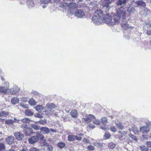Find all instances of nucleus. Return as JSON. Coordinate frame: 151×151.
<instances>
[{"label":"nucleus","instance_id":"obj_1","mask_svg":"<svg viewBox=\"0 0 151 151\" xmlns=\"http://www.w3.org/2000/svg\"><path fill=\"white\" fill-rule=\"evenodd\" d=\"M126 16V10L124 7H121L117 10L116 14L113 16L112 21L107 23L110 24L111 26L118 24L121 20H125Z\"/></svg>","mask_w":151,"mask_h":151},{"label":"nucleus","instance_id":"obj_2","mask_svg":"<svg viewBox=\"0 0 151 151\" xmlns=\"http://www.w3.org/2000/svg\"><path fill=\"white\" fill-rule=\"evenodd\" d=\"M103 13L102 11L100 9H97L95 12L94 15L93 17L92 20L96 24L99 25L103 22Z\"/></svg>","mask_w":151,"mask_h":151},{"label":"nucleus","instance_id":"obj_3","mask_svg":"<svg viewBox=\"0 0 151 151\" xmlns=\"http://www.w3.org/2000/svg\"><path fill=\"white\" fill-rule=\"evenodd\" d=\"M63 8L65 9L68 8L70 12H72L74 9H77L78 5L75 3L71 2L70 3H64L63 4Z\"/></svg>","mask_w":151,"mask_h":151},{"label":"nucleus","instance_id":"obj_4","mask_svg":"<svg viewBox=\"0 0 151 151\" xmlns=\"http://www.w3.org/2000/svg\"><path fill=\"white\" fill-rule=\"evenodd\" d=\"M111 1L110 0H104L103 2V9L104 11L107 12L112 6L111 5Z\"/></svg>","mask_w":151,"mask_h":151},{"label":"nucleus","instance_id":"obj_5","mask_svg":"<svg viewBox=\"0 0 151 151\" xmlns=\"http://www.w3.org/2000/svg\"><path fill=\"white\" fill-rule=\"evenodd\" d=\"M56 107L55 105L53 103H48L46 105L45 112L47 115H49L52 109Z\"/></svg>","mask_w":151,"mask_h":151},{"label":"nucleus","instance_id":"obj_6","mask_svg":"<svg viewBox=\"0 0 151 151\" xmlns=\"http://www.w3.org/2000/svg\"><path fill=\"white\" fill-rule=\"evenodd\" d=\"M75 15L78 18H85L86 15L83 10L79 9L77 10L75 12Z\"/></svg>","mask_w":151,"mask_h":151},{"label":"nucleus","instance_id":"obj_7","mask_svg":"<svg viewBox=\"0 0 151 151\" xmlns=\"http://www.w3.org/2000/svg\"><path fill=\"white\" fill-rule=\"evenodd\" d=\"M103 22L104 23H106L107 24L111 25V24L109 23H108V22H111L112 21V18L111 17V16L108 14L107 13H106V16H105L102 18Z\"/></svg>","mask_w":151,"mask_h":151},{"label":"nucleus","instance_id":"obj_8","mask_svg":"<svg viewBox=\"0 0 151 151\" xmlns=\"http://www.w3.org/2000/svg\"><path fill=\"white\" fill-rule=\"evenodd\" d=\"M93 119H95V117L93 115L91 114L88 115L83 118L84 121L88 123H90Z\"/></svg>","mask_w":151,"mask_h":151},{"label":"nucleus","instance_id":"obj_9","mask_svg":"<svg viewBox=\"0 0 151 151\" xmlns=\"http://www.w3.org/2000/svg\"><path fill=\"white\" fill-rule=\"evenodd\" d=\"M19 90V88L17 86H15L13 88L9 89V92L11 94H15Z\"/></svg>","mask_w":151,"mask_h":151},{"label":"nucleus","instance_id":"obj_10","mask_svg":"<svg viewBox=\"0 0 151 151\" xmlns=\"http://www.w3.org/2000/svg\"><path fill=\"white\" fill-rule=\"evenodd\" d=\"M38 141V137L35 136H32L28 139L29 143L31 144H34Z\"/></svg>","mask_w":151,"mask_h":151},{"label":"nucleus","instance_id":"obj_11","mask_svg":"<svg viewBox=\"0 0 151 151\" xmlns=\"http://www.w3.org/2000/svg\"><path fill=\"white\" fill-rule=\"evenodd\" d=\"M150 130L148 126H143L140 128V132L143 134L148 133Z\"/></svg>","mask_w":151,"mask_h":151},{"label":"nucleus","instance_id":"obj_12","mask_svg":"<svg viewBox=\"0 0 151 151\" xmlns=\"http://www.w3.org/2000/svg\"><path fill=\"white\" fill-rule=\"evenodd\" d=\"M122 22L121 23V26L125 29H127L129 28H130V27L129 25V24L127 23V19L125 18V20H122Z\"/></svg>","mask_w":151,"mask_h":151},{"label":"nucleus","instance_id":"obj_13","mask_svg":"<svg viewBox=\"0 0 151 151\" xmlns=\"http://www.w3.org/2000/svg\"><path fill=\"white\" fill-rule=\"evenodd\" d=\"M9 86L5 87L0 86V92L4 94L7 93L8 91L9 92Z\"/></svg>","mask_w":151,"mask_h":151},{"label":"nucleus","instance_id":"obj_14","mask_svg":"<svg viewBox=\"0 0 151 151\" xmlns=\"http://www.w3.org/2000/svg\"><path fill=\"white\" fill-rule=\"evenodd\" d=\"M14 137L12 136L8 137L6 139V141L7 143L9 144H12L14 142Z\"/></svg>","mask_w":151,"mask_h":151},{"label":"nucleus","instance_id":"obj_15","mask_svg":"<svg viewBox=\"0 0 151 151\" xmlns=\"http://www.w3.org/2000/svg\"><path fill=\"white\" fill-rule=\"evenodd\" d=\"M14 134L16 138L18 140H22L24 137L23 134L20 132L14 133Z\"/></svg>","mask_w":151,"mask_h":151},{"label":"nucleus","instance_id":"obj_16","mask_svg":"<svg viewBox=\"0 0 151 151\" xmlns=\"http://www.w3.org/2000/svg\"><path fill=\"white\" fill-rule=\"evenodd\" d=\"M149 28V29L147 30V33L148 35H151V23L147 22L144 26V28Z\"/></svg>","mask_w":151,"mask_h":151},{"label":"nucleus","instance_id":"obj_17","mask_svg":"<svg viewBox=\"0 0 151 151\" xmlns=\"http://www.w3.org/2000/svg\"><path fill=\"white\" fill-rule=\"evenodd\" d=\"M24 113L27 116H32L33 115L34 112L31 109H26L25 110Z\"/></svg>","mask_w":151,"mask_h":151},{"label":"nucleus","instance_id":"obj_18","mask_svg":"<svg viewBox=\"0 0 151 151\" xmlns=\"http://www.w3.org/2000/svg\"><path fill=\"white\" fill-rule=\"evenodd\" d=\"M40 130L44 134H48L50 131V129L48 128L45 127H41Z\"/></svg>","mask_w":151,"mask_h":151},{"label":"nucleus","instance_id":"obj_19","mask_svg":"<svg viewBox=\"0 0 151 151\" xmlns=\"http://www.w3.org/2000/svg\"><path fill=\"white\" fill-rule=\"evenodd\" d=\"M70 114L73 118H76L78 117V111L76 109H74L72 110L70 112Z\"/></svg>","mask_w":151,"mask_h":151},{"label":"nucleus","instance_id":"obj_20","mask_svg":"<svg viewBox=\"0 0 151 151\" xmlns=\"http://www.w3.org/2000/svg\"><path fill=\"white\" fill-rule=\"evenodd\" d=\"M43 151H52L53 147L50 145H47V146H45L42 148Z\"/></svg>","mask_w":151,"mask_h":151},{"label":"nucleus","instance_id":"obj_21","mask_svg":"<svg viewBox=\"0 0 151 151\" xmlns=\"http://www.w3.org/2000/svg\"><path fill=\"white\" fill-rule=\"evenodd\" d=\"M149 11L147 9H144L142 10L141 11L140 13L141 15L145 16L149 14Z\"/></svg>","mask_w":151,"mask_h":151},{"label":"nucleus","instance_id":"obj_22","mask_svg":"<svg viewBox=\"0 0 151 151\" xmlns=\"http://www.w3.org/2000/svg\"><path fill=\"white\" fill-rule=\"evenodd\" d=\"M5 123L6 124L12 125L14 126V120L12 119H7L6 120Z\"/></svg>","mask_w":151,"mask_h":151},{"label":"nucleus","instance_id":"obj_23","mask_svg":"<svg viewBox=\"0 0 151 151\" xmlns=\"http://www.w3.org/2000/svg\"><path fill=\"white\" fill-rule=\"evenodd\" d=\"M9 115L7 112L2 111L0 112V116L1 117H6Z\"/></svg>","mask_w":151,"mask_h":151},{"label":"nucleus","instance_id":"obj_24","mask_svg":"<svg viewBox=\"0 0 151 151\" xmlns=\"http://www.w3.org/2000/svg\"><path fill=\"white\" fill-rule=\"evenodd\" d=\"M127 11L128 13L131 14L134 13L135 9L134 7H129L128 8Z\"/></svg>","mask_w":151,"mask_h":151},{"label":"nucleus","instance_id":"obj_25","mask_svg":"<svg viewBox=\"0 0 151 151\" xmlns=\"http://www.w3.org/2000/svg\"><path fill=\"white\" fill-rule=\"evenodd\" d=\"M115 125L119 129H122L124 128L123 126L122 125V124L118 121H116L115 122Z\"/></svg>","mask_w":151,"mask_h":151},{"label":"nucleus","instance_id":"obj_26","mask_svg":"<svg viewBox=\"0 0 151 151\" xmlns=\"http://www.w3.org/2000/svg\"><path fill=\"white\" fill-rule=\"evenodd\" d=\"M136 4L139 6L144 7L146 6L145 3L142 1H139L136 2Z\"/></svg>","mask_w":151,"mask_h":151},{"label":"nucleus","instance_id":"obj_27","mask_svg":"<svg viewBox=\"0 0 151 151\" xmlns=\"http://www.w3.org/2000/svg\"><path fill=\"white\" fill-rule=\"evenodd\" d=\"M35 108L38 112H41L42 109V107L41 105H38L34 107Z\"/></svg>","mask_w":151,"mask_h":151},{"label":"nucleus","instance_id":"obj_28","mask_svg":"<svg viewBox=\"0 0 151 151\" xmlns=\"http://www.w3.org/2000/svg\"><path fill=\"white\" fill-rule=\"evenodd\" d=\"M19 99L16 97L12 98L11 99V102L14 104H16L18 103Z\"/></svg>","mask_w":151,"mask_h":151},{"label":"nucleus","instance_id":"obj_29","mask_svg":"<svg viewBox=\"0 0 151 151\" xmlns=\"http://www.w3.org/2000/svg\"><path fill=\"white\" fill-rule=\"evenodd\" d=\"M75 140V136L73 135L69 134L68 136V140L69 141H73Z\"/></svg>","mask_w":151,"mask_h":151},{"label":"nucleus","instance_id":"obj_30","mask_svg":"<svg viewBox=\"0 0 151 151\" xmlns=\"http://www.w3.org/2000/svg\"><path fill=\"white\" fill-rule=\"evenodd\" d=\"M35 136L38 137V140L39 139H40L41 140H42L44 138V136L40 132H37L36 133V135H35Z\"/></svg>","mask_w":151,"mask_h":151},{"label":"nucleus","instance_id":"obj_31","mask_svg":"<svg viewBox=\"0 0 151 151\" xmlns=\"http://www.w3.org/2000/svg\"><path fill=\"white\" fill-rule=\"evenodd\" d=\"M29 103L32 106H35L37 104V102L33 99H30L29 101Z\"/></svg>","mask_w":151,"mask_h":151},{"label":"nucleus","instance_id":"obj_32","mask_svg":"<svg viewBox=\"0 0 151 151\" xmlns=\"http://www.w3.org/2000/svg\"><path fill=\"white\" fill-rule=\"evenodd\" d=\"M127 1V0H118L117 1V4L118 5H121L125 4Z\"/></svg>","mask_w":151,"mask_h":151},{"label":"nucleus","instance_id":"obj_33","mask_svg":"<svg viewBox=\"0 0 151 151\" xmlns=\"http://www.w3.org/2000/svg\"><path fill=\"white\" fill-rule=\"evenodd\" d=\"M57 146L60 148H63L65 146V144L63 142H60L57 143Z\"/></svg>","mask_w":151,"mask_h":151},{"label":"nucleus","instance_id":"obj_34","mask_svg":"<svg viewBox=\"0 0 151 151\" xmlns=\"http://www.w3.org/2000/svg\"><path fill=\"white\" fill-rule=\"evenodd\" d=\"M22 121L23 123H29V122L32 121L30 119L28 118H25L22 119Z\"/></svg>","mask_w":151,"mask_h":151},{"label":"nucleus","instance_id":"obj_35","mask_svg":"<svg viewBox=\"0 0 151 151\" xmlns=\"http://www.w3.org/2000/svg\"><path fill=\"white\" fill-rule=\"evenodd\" d=\"M6 149L5 144L2 142H0V151H3Z\"/></svg>","mask_w":151,"mask_h":151},{"label":"nucleus","instance_id":"obj_36","mask_svg":"<svg viewBox=\"0 0 151 151\" xmlns=\"http://www.w3.org/2000/svg\"><path fill=\"white\" fill-rule=\"evenodd\" d=\"M30 126L32 128L36 130H39L40 128V126L35 124H32Z\"/></svg>","mask_w":151,"mask_h":151},{"label":"nucleus","instance_id":"obj_37","mask_svg":"<svg viewBox=\"0 0 151 151\" xmlns=\"http://www.w3.org/2000/svg\"><path fill=\"white\" fill-rule=\"evenodd\" d=\"M139 148L142 151H148L147 148L144 145L139 146Z\"/></svg>","mask_w":151,"mask_h":151},{"label":"nucleus","instance_id":"obj_38","mask_svg":"<svg viewBox=\"0 0 151 151\" xmlns=\"http://www.w3.org/2000/svg\"><path fill=\"white\" fill-rule=\"evenodd\" d=\"M107 122V119L106 117H102L101 119V122L104 125H106Z\"/></svg>","mask_w":151,"mask_h":151},{"label":"nucleus","instance_id":"obj_39","mask_svg":"<svg viewBox=\"0 0 151 151\" xmlns=\"http://www.w3.org/2000/svg\"><path fill=\"white\" fill-rule=\"evenodd\" d=\"M119 133H121V134L119 135L118 138L119 139L121 140H122V138L123 137V135H125L126 134V133L125 132H124L123 133L122 132L120 131L119 132Z\"/></svg>","mask_w":151,"mask_h":151},{"label":"nucleus","instance_id":"obj_40","mask_svg":"<svg viewBox=\"0 0 151 151\" xmlns=\"http://www.w3.org/2000/svg\"><path fill=\"white\" fill-rule=\"evenodd\" d=\"M115 146V145L112 142H110L108 145V147L109 148L113 149L114 148Z\"/></svg>","mask_w":151,"mask_h":151},{"label":"nucleus","instance_id":"obj_41","mask_svg":"<svg viewBox=\"0 0 151 151\" xmlns=\"http://www.w3.org/2000/svg\"><path fill=\"white\" fill-rule=\"evenodd\" d=\"M87 149L89 151L93 150L95 149V147L92 145H90L88 146Z\"/></svg>","mask_w":151,"mask_h":151},{"label":"nucleus","instance_id":"obj_42","mask_svg":"<svg viewBox=\"0 0 151 151\" xmlns=\"http://www.w3.org/2000/svg\"><path fill=\"white\" fill-rule=\"evenodd\" d=\"M50 0H40V3L41 4H48L50 2Z\"/></svg>","mask_w":151,"mask_h":151},{"label":"nucleus","instance_id":"obj_43","mask_svg":"<svg viewBox=\"0 0 151 151\" xmlns=\"http://www.w3.org/2000/svg\"><path fill=\"white\" fill-rule=\"evenodd\" d=\"M49 114L52 115L53 116H55L56 117H58V113L55 112L54 111H51V112Z\"/></svg>","mask_w":151,"mask_h":151},{"label":"nucleus","instance_id":"obj_44","mask_svg":"<svg viewBox=\"0 0 151 151\" xmlns=\"http://www.w3.org/2000/svg\"><path fill=\"white\" fill-rule=\"evenodd\" d=\"M20 105L24 109H27L28 108V106L27 104L23 103H20Z\"/></svg>","mask_w":151,"mask_h":151},{"label":"nucleus","instance_id":"obj_45","mask_svg":"<svg viewBox=\"0 0 151 151\" xmlns=\"http://www.w3.org/2000/svg\"><path fill=\"white\" fill-rule=\"evenodd\" d=\"M92 122L95 124L97 125H99L100 123V122L99 120H93Z\"/></svg>","mask_w":151,"mask_h":151},{"label":"nucleus","instance_id":"obj_46","mask_svg":"<svg viewBox=\"0 0 151 151\" xmlns=\"http://www.w3.org/2000/svg\"><path fill=\"white\" fill-rule=\"evenodd\" d=\"M110 130L113 132H115L116 131V129L115 126H112L110 128Z\"/></svg>","mask_w":151,"mask_h":151},{"label":"nucleus","instance_id":"obj_47","mask_svg":"<svg viewBox=\"0 0 151 151\" xmlns=\"http://www.w3.org/2000/svg\"><path fill=\"white\" fill-rule=\"evenodd\" d=\"M29 151H41L40 150L37 148L33 147L30 148Z\"/></svg>","mask_w":151,"mask_h":151},{"label":"nucleus","instance_id":"obj_48","mask_svg":"<svg viewBox=\"0 0 151 151\" xmlns=\"http://www.w3.org/2000/svg\"><path fill=\"white\" fill-rule=\"evenodd\" d=\"M39 124H40L44 125L47 123V122L45 120H40L39 121Z\"/></svg>","mask_w":151,"mask_h":151},{"label":"nucleus","instance_id":"obj_49","mask_svg":"<svg viewBox=\"0 0 151 151\" xmlns=\"http://www.w3.org/2000/svg\"><path fill=\"white\" fill-rule=\"evenodd\" d=\"M129 136L132 139H134V140L135 141H137V138H136V137L133 135L131 134H129Z\"/></svg>","mask_w":151,"mask_h":151},{"label":"nucleus","instance_id":"obj_50","mask_svg":"<svg viewBox=\"0 0 151 151\" xmlns=\"http://www.w3.org/2000/svg\"><path fill=\"white\" fill-rule=\"evenodd\" d=\"M104 137L106 139H108L110 137L111 135L109 133H106L104 134Z\"/></svg>","mask_w":151,"mask_h":151},{"label":"nucleus","instance_id":"obj_51","mask_svg":"<svg viewBox=\"0 0 151 151\" xmlns=\"http://www.w3.org/2000/svg\"><path fill=\"white\" fill-rule=\"evenodd\" d=\"M75 139L78 141L81 140L82 139V137L79 135L75 136Z\"/></svg>","mask_w":151,"mask_h":151},{"label":"nucleus","instance_id":"obj_52","mask_svg":"<svg viewBox=\"0 0 151 151\" xmlns=\"http://www.w3.org/2000/svg\"><path fill=\"white\" fill-rule=\"evenodd\" d=\"M43 142V145L45 146H47V145H50L45 140H44L42 141Z\"/></svg>","mask_w":151,"mask_h":151},{"label":"nucleus","instance_id":"obj_53","mask_svg":"<svg viewBox=\"0 0 151 151\" xmlns=\"http://www.w3.org/2000/svg\"><path fill=\"white\" fill-rule=\"evenodd\" d=\"M83 142L84 143H90V142L89 140H88L84 138L83 139Z\"/></svg>","mask_w":151,"mask_h":151},{"label":"nucleus","instance_id":"obj_54","mask_svg":"<svg viewBox=\"0 0 151 151\" xmlns=\"http://www.w3.org/2000/svg\"><path fill=\"white\" fill-rule=\"evenodd\" d=\"M35 117L38 118H41L42 117V116L41 115V114L39 113L36 114V115H35Z\"/></svg>","mask_w":151,"mask_h":151},{"label":"nucleus","instance_id":"obj_55","mask_svg":"<svg viewBox=\"0 0 151 151\" xmlns=\"http://www.w3.org/2000/svg\"><path fill=\"white\" fill-rule=\"evenodd\" d=\"M147 145L149 147H151V142H147Z\"/></svg>","mask_w":151,"mask_h":151},{"label":"nucleus","instance_id":"obj_56","mask_svg":"<svg viewBox=\"0 0 151 151\" xmlns=\"http://www.w3.org/2000/svg\"><path fill=\"white\" fill-rule=\"evenodd\" d=\"M90 128L94 129L95 128L94 126L92 124H90L88 126Z\"/></svg>","mask_w":151,"mask_h":151},{"label":"nucleus","instance_id":"obj_57","mask_svg":"<svg viewBox=\"0 0 151 151\" xmlns=\"http://www.w3.org/2000/svg\"><path fill=\"white\" fill-rule=\"evenodd\" d=\"M14 120V122H15L16 123H18L20 121V119H17L15 118H14V120Z\"/></svg>","mask_w":151,"mask_h":151},{"label":"nucleus","instance_id":"obj_58","mask_svg":"<svg viewBox=\"0 0 151 151\" xmlns=\"http://www.w3.org/2000/svg\"><path fill=\"white\" fill-rule=\"evenodd\" d=\"M4 84L6 85L5 87H8V86H9V83L7 81H5L4 83Z\"/></svg>","mask_w":151,"mask_h":151},{"label":"nucleus","instance_id":"obj_59","mask_svg":"<svg viewBox=\"0 0 151 151\" xmlns=\"http://www.w3.org/2000/svg\"><path fill=\"white\" fill-rule=\"evenodd\" d=\"M22 127L24 128H27V125L25 124H23L22 125Z\"/></svg>","mask_w":151,"mask_h":151},{"label":"nucleus","instance_id":"obj_60","mask_svg":"<svg viewBox=\"0 0 151 151\" xmlns=\"http://www.w3.org/2000/svg\"><path fill=\"white\" fill-rule=\"evenodd\" d=\"M127 141L128 144H130V143H132V141L130 140L129 139H127Z\"/></svg>","mask_w":151,"mask_h":151},{"label":"nucleus","instance_id":"obj_61","mask_svg":"<svg viewBox=\"0 0 151 151\" xmlns=\"http://www.w3.org/2000/svg\"><path fill=\"white\" fill-rule=\"evenodd\" d=\"M32 93L33 94H37V92L36 91H33Z\"/></svg>","mask_w":151,"mask_h":151},{"label":"nucleus","instance_id":"obj_62","mask_svg":"<svg viewBox=\"0 0 151 151\" xmlns=\"http://www.w3.org/2000/svg\"><path fill=\"white\" fill-rule=\"evenodd\" d=\"M101 128L103 130H105L106 129V128L105 126H103V127L101 126Z\"/></svg>","mask_w":151,"mask_h":151},{"label":"nucleus","instance_id":"obj_63","mask_svg":"<svg viewBox=\"0 0 151 151\" xmlns=\"http://www.w3.org/2000/svg\"><path fill=\"white\" fill-rule=\"evenodd\" d=\"M50 130L52 132H55L56 131V130L54 129H50Z\"/></svg>","mask_w":151,"mask_h":151},{"label":"nucleus","instance_id":"obj_64","mask_svg":"<svg viewBox=\"0 0 151 151\" xmlns=\"http://www.w3.org/2000/svg\"><path fill=\"white\" fill-rule=\"evenodd\" d=\"M1 79L2 81H5L4 78H3L2 77H1Z\"/></svg>","mask_w":151,"mask_h":151}]
</instances>
